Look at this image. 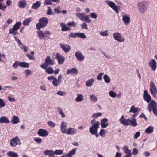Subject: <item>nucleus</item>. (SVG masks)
<instances>
[{"label":"nucleus","instance_id":"obj_54","mask_svg":"<svg viewBox=\"0 0 157 157\" xmlns=\"http://www.w3.org/2000/svg\"><path fill=\"white\" fill-rule=\"evenodd\" d=\"M104 73H99L97 77V79L98 81H101L102 79V76Z\"/></svg>","mask_w":157,"mask_h":157},{"label":"nucleus","instance_id":"obj_41","mask_svg":"<svg viewBox=\"0 0 157 157\" xmlns=\"http://www.w3.org/2000/svg\"><path fill=\"white\" fill-rule=\"evenodd\" d=\"M45 69H46V72L49 74H52L54 73V71L53 68L51 67H48L47 68H46Z\"/></svg>","mask_w":157,"mask_h":157},{"label":"nucleus","instance_id":"obj_57","mask_svg":"<svg viewBox=\"0 0 157 157\" xmlns=\"http://www.w3.org/2000/svg\"><path fill=\"white\" fill-rule=\"evenodd\" d=\"M47 123L48 125L51 127L53 128L55 126V123L51 121H49Z\"/></svg>","mask_w":157,"mask_h":157},{"label":"nucleus","instance_id":"obj_20","mask_svg":"<svg viewBox=\"0 0 157 157\" xmlns=\"http://www.w3.org/2000/svg\"><path fill=\"white\" fill-rule=\"evenodd\" d=\"M67 127V123L64 122H62L61 124L60 129L61 132L64 134L66 133L67 129L66 128Z\"/></svg>","mask_w":157,"mask_h":157},{"label":"nucleus","instance_id":"obj_36","mask_svg":"<svg viewBox=\"0 0 157 157\" xmlns=\"http://www.w3.org/2000/svg\"><path fill=\"white\" fill-rule=\"evenodd\" d=\"M61 83L56 78L54 79L52 82L53 85L55 87H57Z\"/></svg>","mask_w":157,"mask_h":157},{"label":"nucleus","instance_id":"obj_44","mask_svg":"<svg viewBox=\"0 0 157 157\" xmlns=\"http://www.w3.org/2000/svg\"><path fill=\"white\" fill-rule=\"evenodd\" d=\"M100 34L102 36H107L109 35L108 31L106 30L104 31H101L100 32Z\"/></svg>","mask_w":157,"mask_h":157},{"label":"nucleus","instance_id":"obj_51","mask_svg":"<svg viewBox=\"0 0 157 157\" xmlns=\"http://www.w3.org/2000/svg\"><path fill=\"white\" fill-rule=\"evenodd\" d=\"M18 66H20V62L18 61H15L13 64V67L14 69L17 68Z\"/></svg>","mask_w":157,"mask_h":157},{"label":"nucleus","instance_id":"obj_23","mask_svg":"<svg viewBox=\"0 0 157 157\" xmlns=\"http://www.w3.org/2000/svg\"><path fill=\"white\" fill-rule=\"evenodd\" d=\"M77 132V130L74 128H69L67 131L66 133L67 135H73Z\"/></svg>","mask_w":157,"mask_h":157},{"label":"nucleus","instance_id":"obj_19","mask_svg":"<svg viewBox=\"0 0 157 157\" xmlns=\"http://www.w3.org/2000/svg\"><path fill=\"white\" fill-rule=\"evenodd\" d=\"M149 65L152 70L154 71L156 70V63L154 59L151 60L149 63Z\"/></svg>","mask_w":157,"mask_h":157},{"label":"nucleus","instance_id":"obj_35","mask_svg":"<svg viewBox=\"0 0 157 157\" xmlns=\"http://www.w3.org/2000/svg\"><path fill=\"white\" fill-rule=\"evenodd\" d=\"M7 155L9 157H18L17 154L14 152L9 151L7 153Z\"/></svg>","mask_w":157,"mask_h":157},{"label":"nucleus","instance_id":"obj_34","mask_svg":"<svg viewBox=\"0 0 157 157\" xmlns=\"http://www.w3.org/2000/svg\"><path fill=\"white\" fill-rule=\"evenodd\" d=\"M140 108L138 107H135L134 106H132L130 108V112L133 113H135L140 111Z\"/></svg>","mask_w":157,"mask_h":157},{"label":"nucleus","instance_id":"obj_55","mask_svg":"<svg viewBox=\"0 0 157 157\" xmlns=\"http://www.w3.org/2000/svg\"><path fill=\"white\" fill-rule=\"evenodd\" d=\"M57 94L61 96H63L66 95V92L64 91H59L57 92Z\"/></svg>","mask_w":157,"mask_h":157},{"label":"nucleus","instance_id":"obj_59","mask_svg":"<svg viewBox=\"0 0 157 157\" xmlns=\"http://www.w3.org/2000/svg\"><path fill=\"white\" fill-rule=\"evenodd\" d=\"M67 25L70 26H76V23L74 21H71V22H68L67 24Z\"/></svg>","mask_w":157,"mask_h":157},{"label":"nucleus","instance_id":"obj_14","mask_svg":"<svg viewBox=\"0 0 157 157\" xmlns=\"http://www.w3.org/2000/svg\"><path fill=\"white\" fill-rule=\"evenodd\" d=\"M143 98L147 103H149L151 101V97L147 90H145L144 92Z\"/></svg>","mask_w":157,"mask_h":157},{"label":"nucleus","instance_id":"obj_45","mask_svg":"<svg viewBox=\"0 0 157 157\" xmlns=\"http://www.w3.org/2000/svg\"><path fill=\"white\" fill-rule=\"evenodd\" d=\"M57 110L59 114L61 116L62 118L65 117V115H64L63 111L60 107H58L57 108Z\"/></svg>","mask_w":157,"mask_h":157},{"label":"nucleus","instance_id":"obj_5","mask_svg":"<svg viewBox=\"0 0 157 157\" xmlns=\"http://www.w3.org/2000/svg\"><path fill=\"white\" fill-rule=\"evenodd\" d=\"M48 23V19L46 17H42L39 20V22L36 25V28L40 29L41 28L46 26Z\"/></svg>","mask_w":157,"mask_h":157},{"label":"nucleus","instance_id":"obj_29","mask_svg":"<svg viewBox=\"0 0 157 157\" xmlns=\"http://www.w3.org/2000/svg\"><path fill=\"white\" fill-rule=\"evenodd\" d=\"M84 99V96L81 94H77V97L75 99V101L77 102H80Z\"/></svg>","mask_w":157,"mask_h":157},{"label":"nucleus","instance_id":"obj_46","mask_svg":"<svg viewBox=\"0 0 157 157\" xmlns=\"http://www.w3.org/2000/svg\"><path fill=\"white\" fill-rule=\"evenodd\" d=\"M55 155H60L63 154V151L60 150H56L54 151Z\"/></svg>","mask_w":157,"mask_h":157},{"label":"nucleus","instance_id":"obj_1","mask_svg":"<svg viewBox=\"0 0 157 157\" xmlns=\"http://www.w3.org/2000/svg\"><path fill=\"white\" fill-rule=\"evenodd\" d=\"M147 2L145 1H142L138 3L137 8L139 13L141 14L144 13L147 9Z\"/></svg>","mask_w":157,"mask_h":157},{"label":"nucleus","instance_id":"obj_24","mask_svg":"<svg viewBox=\"0 0 157 157\" xmlns=\"http://www.w3.org/2000/svg\"><path fill=\"white\" fill-rule=\"evenodd\" d=\"M10 122L8 118L6 116H2L0 118V123H1L8 124Z\"/></svg>","mask_w":157,"mask_h":157},{"label":"nucleus","instance_id":"obj_28","mask_svg":"<svg viewBox=\"0 0 157 157\" xmlns=\"http://www.w3.org/2000/svg\"><path fill=\"white\" fill-rule=\"evenodd\" d=\"M19 119L18 117L16 116H13L11 120V122L13 124H16L19 122Z\"/></svg>","mask_w":157,"mask_h":157},{"label":"nucleus","instance_id":"obj_56","mask_svg":"<svg viewBox=\"0 0 157 157\" xmlns=\"http://www.w3.org/2000/svg\"><path fill=\"white\" fill-rule=\"evenodd\" d=\"M91 17L92 18L95 19H96L97 17V15L95 13L93 12L91 13L90 15Z\"/></svg>","mask_w":157,"mask_h":157},{"label":"nucleus","instance_id":"obj_39","mask_svg":"<svg viewBox=\"0 0 157 157\" xmlns=\"http://www.w3.org/2000/svg\"><path fill=\"white\" fill-rule=\"evenodd\" d=\"M29 63L25 62H20V66L24 68H27L29 67Z\"/></svg>","mask_w":157,"mask_h":157},{"label":"nucleus","instance_id":"obj_30","mask_svg":"<svg viewBox=\"0 0 157 157\" xmlns=\"http://www.w3.org/2000/svg\"><path fill=\"white\" fill-rule=\"evenodd\" d=\"M123 149L125 153L127 155L132 156L131 151L130 150H129L128 148L126 146L123 147Z\"/></svg>","mask_w":157,"mask_h":157},{"label":"nucleus","instance_id":"obj_27","mask_svg":"<svg viewBox=\"0 0 157 157\" xmlns=\"http://www.w3.org/2000/svg\"><path fill=\"white\" fill-rule=\"evenodd\" d=\"M41 3L40 1H37L33 4L31 8L35 10H37L41 6Z\"/></svg>","mask_w":157,"mask_h":157},{"label":"nucleus","instance_id":"obj_61","mask_svg":"<svg viewBox=\"0 0 157 157\" xmlns=\"http://www.w3.org/2000/svg\"><path fill=\"white\" fill-rule=\"evenodd\" d=\"M35 141L38 143H40L42 142V139L40 137H36L34 138Z\"/></svg>","mask_w":157,"mask_h":157},{"label":"nucleus","instance_id":"obj_16","mask_svg":"<svg viewBox=\"0 0 157 157\" xmlns=\"http://www.w3.org/2000/svg\"><path fill=\"white\" fill-rule=\"evenodd\" d=\"M75 55L77 59L79 61H82L84 59V56L80 51H78L76 52Z\"/></svg>","mask_w":157,"mask_h":157},{"label":"nucleus","instance_id":"obj_42","mask_svg":"<svg viewBox=\"0 0 157 157\" xmlns=\"http://www.w3.org/2000/svg\"><path fill=\"white\" fill-rule=\"evenodd\" d=\"M103 78L106 83H110V78L107 74L104 75L103 77Z\"/></svg>","mask_w":157,"mask_h":157},{"label":"nucleus","instance_id":"obj_10","mask_svg":"<svg viewBox=\"0 0 157 157\" xmlns=\"http://www.w3.org/2000/svg\"><path fill=\"white\" fill-rule=\"evenodd\" d=\"M150 92L153 96L155 97L157 94V89L155 84L152 81L150 82Z\"/></svg>","mask_w":157,"mask_h":157},{"label":"nucleus","instance_id":"obj_43","mask_svg":"<svg viewBox=\"0 0 157 157\" xmlns=\"http://www.w3.org/2000/svg\"><path fill=\"white\" fill-rule=\"evenodd\" d=\"M77 37H79L80 38H86V37L83 33H77Z\"/></svg>","mask_w":157,"mask_h":157},{"label":"nucleus","instance_id":"obj_11","mask_svg":"<svg viewBox=\"0 0 157 157\" xmlns=\"http://www.w3.org/2000/svg\"><path fill=\"white\" fill-rule=\"evenodd\" d=\"M114 39L116 40L121 42H124L125 40L121 36V34L117 32H116L113 34Z\"/></svg>","mask_w":157,"mask_h":157},{"label":"nucleus","instance_id":"obj_48","mask_svg":"<svg viewBox=\"0 0 157 157\" xmlns=\"http://www.w3.org/2000/svg\"><path fill=\"white\" fill-rule=\"evenodd\" d=\"M5 105L6 104L4 100L2 99H0V108L5 107Z\"/></svg>","mask_w":157,"mask_h":157},{"label":"nucleus","instance_id":"obj_60","mask_svg":"<svg viewBox=\"0 0 157 157\" xmlns=\"http://www.w3.org/2000/svg\"><path fill=\"white\" fill-rule=\"evenodd\" d=\"M52 151V150H47L44 152V153L46 155H49Z\"/></svg>","mask_w":157,"mask_h":157},{"label":"nucleus","instance_id":"obj_38","mask_svg":"<svg viewBox=\"0 0 157 157\" xmlns=\"http://www.w3.org/2000/svg\"><path fill=\"white\" fill-rule=\"evenodd\" d=\"M76 151V148H74L71 151H70L68 154H67V155L66 156H68V157H71L72 155L75 154Z\"/></svg>","mask_w":157,"mask_h":157},{"label":"nucleus","instance_id":"obj_22","mask_svg":"<svg viewBox=\"0 0 157 157\" xmlns=\"http://www.w3.org/2000/svg\"><path fill=\"white\" fill-rule=\"evenodd\" d=\"M78 73L77 69L75 68H73L71 69L67 70V75L70 74L72 75H76Z\"/></svg>","mask_w":157,"mask_h":157},{"label":"nucleus","instance_id":"obj_13","mask_svg":"<svg viewBox=\"0 0 157 157\" xmlns=\"http://www.w3.org/2000/svg\"><path fill=\"white\" fill-rule=\"evenodd\" d=\"M56 58L58 61V63L59 64L61 65L63 63L65 60V58L60 54L57 53Z\"/></svg>","mask_w":157,"mask_h":157},{"label":"nucleus","instance_id":"obj_31","mask_svg":"<svg viewBox=\"0 0 157 157\" xmlns=\"http://www.w3.org/2000/svg\"><path fill=\"white\" fill-rule=\"evenodd\" d=\"M26 6V2L23 0L19 1L18 2V6L21 8H25Z\"/></svg>","mask_w":157,"mask_h":157},{"label":"nucleus","instance_id":"obj_4","mask_svg":"<svg viewBox=\"0 0 157 157\" xmlns=\"http://www.w3.org/2000/svg\"><path fill=\"white\" fill-rule=\"evenodd\" d=\"M21 22H17L13 26L12 28L9 29V33L13 35H18V33L17 31L18 30L21 25Z\"/></svg>","mask_w":157,"mask_h":157},{"label":"nucleus","instance_id":"obj_6","mask_svg":"<svg viewBox=\"0 0 157 157\" xmlns=\"http://www.w3.org/2000/svg\"><path fill=\"white\" fill-rule=\"evenodd\" d=\"M54 64V62L53 60L51 59L50 56H47L45 58L44 63L40 65L41 68L43 69H46L47 67L50 65H53Z\"/></svg>","mask_w":157,"mask_h":157},{"label":"nucleus","instance_id":"obj_50","mask_svg":"<svg viewBox=\"0 0 157 157\" xmlns=\"http://www.w3.org/2000/svg\"><path fill=\"white\" fill-rule=\"evenodd\" d=\"M91 100L92 101L96 102L97 100V97L94 95H91L90 96Z\"/></svg>","mask_w":157,"mask_h":157},{"label":"nucleus","instance_id":"obj_58","mask_svg":"<svg viewBox=\"0 0 157 157\" xmlns=\"http://www.w3.org/2000/svg\"><path fill=\"white\" fill-rule=\"evenodd\" d=\"M25 73L26 75L25 77H28V76L31 74V72L30 70H25Z\"/></svg>","mask_w":157,"mask_h":157},{"label":"nucleus","instance_id":"obj_62","mask_svg":"<svg viewBox=\"0 0 157 157\" xmlns=\"http://www.w3.org/2000/svg\"><path fill=\"white\" fill-rule=\"evenodd\" d=\"M70 37H71L75 38L77 37V33H71L69 35Z\"/></svg>","mask_w":157,"mask_h":157},{"label":"nucleus","instance_id":"obj_52","mask_svg":"<svg viewBox=\"0 0 157 157\" xmlns=\"http://www.w3.org/2000/svg\"><path fill=\"white\" fill-rule=\"evenodd\" d=\"M109 96L112 98H115L116 97L117 94L114 91H110L109 92Z\"/></svg>","mask_w":157,"mask_h":157},{"label":"nucleus","instance_id":"obj_25","mask_svg":"<svg viewBox=\"0 0 157 157\" xmlns=\"http://www.w3.org/2000/svg\"><path fill=\"white\" fill-rule=\"evenodd\" d=\"M130 121L129 122V125L135 127L137 125L136 120L135 118H132V119H129Z\"/></svg>","mask_w":157,"mask_h":157},{"label":"nucleus","instance_id":"obj_32","mask_svg":"<svg viewBox=\"0 0 157 157\" xmlns=\"http://www.w3.org/2000/svg\"><path fill=\"white\" fill-rule=\"evenodd\" d=\"M32 20L31 17L25 19L23 21V24L24 26H27L29 25Z\"/></svg>","mask_w":157,"mask_h":157},{"label":"nucleus","instance_id":"obj_49","mask_svg":"<svg viewBox=\"0 0 157 157\" xmlns=\"http://www.w3.org/2000/svg\"><path fill=\"white\" fill-rule=\"evenodd\" d=\"M106 132L107 131L105 130L101 129L99 132V134L101 136L103 137Z\"/></svg>","mask_w":157,"mask_h":157},{"label":"nucleus","instance_id":"obj_9","mask_svg":"<svg viewBox=\"0 0 157 157\" xmlns=\"http://www.w3.org/2000/svg\"><path fill=\"white\" fill-rule=\"evenodd\" d=\"M105 2L108 5L114 10L117 13H119L118 10L119 7L116 6L114 2L111 1L106 0Z\"/></svg>","mask_w":157,"mask_h":157},{"label":"nucleus","instance_id":"obj_12","mask_svg":"<svg viewBox=\"0 0 157 157\" xmlns=\"http://www.w3.org/2000/svg\"><path fill=\"white\" fill-rule=\"evenodd\" d=\"M37 133L40 136L45 137L48 135L49 132L45 129H40L38 131Z\"/></svg>","mask_w":157,"mask_h":157},{"label":"nucleus","instance_id":"obj_7","mask_svg":"<svg viewBox=\"0 0 157 157\" xmlns=\"http://www.w3.org/2000/svg\"><path fill=\"white\" fill-rule=\"evenodd\" d=\"M76 15L82 21L85 20L86 22L89 23H91L92 21L91 20L89 19V17L85 15V13H76Z\"/></svg>","mask_w":157,"mask_h":157},{"label":"nucleus","instance_id":"obj_63","mask_svg":"<svg viewBox=\"0 0 157 157\" xmlns=\"http://www.w3.org/2000/svg\"><path fill=\"white\" fill-rule=\"evenodd\" d=\"M8 99L9 101L11 102H15L16 101V100L15 98L9 96L8 97Z\"/></svg>","mask_w":157,"mask_h":157},{"label":"nucleus","instance_id":"obj_17","mask_svg":"<svg viewBox=\"0 0 157 157\" xmlns=\"http://www.w3.org/2000/svg\"><path fill=\"white\" fill-rule=\"evenodd\" d=\"M119 121L121 123L125 126H128L129 122L130 121L129 119H125L123 115L121 116Z\"/></svg>","mask_w":157,"mask_h":157},{"label":"nucleus","instance_id":"obj_21","mask_svg":"<svg viewBox=\"0 0 157 157\" xmlns=\"http://www.w3.org/2000/svg\"><path fill=\"white\" fill-rule=\"evenodd\" d=\"M108 119L107 118L102 119L101 121V125L102 128H105L108 126Z\"/></svg>","mask_w":157,"mask_h":157},{"label":"nucleus","instance_id":"obj_26","mask_svg":"<svg viewBox=\"0 0 157 157\" xmlns=\"http://www.w3.org/2000/svg\"><path fill=\"white\" fill-rule=\"evenodd\" d=\"M95 79L91 78L86 82V85L88 87L91 86L94 82Z\"/></svg>","mask_w":157,"mask_h":157},{"label":"nucleus","instance_id":"obj_64","mask_svg":"<svg viewBox=\"0 0 157 157\" xmlns=\"http://www.w3.org/2000/svg\"><path fill=\"white\" fill-rule=\"evenodd\" d=\"M26 56L29 58V59L30 60H34L35 58L34 56H32L29 54H26Z\"/></svg>","mask_w":157,"mask_h":157},{"label":"nucleus","instance_id":"obj_18","mask_svg":"<svg viewBox=\"0 0 157 157\" xmlns=\"http://www.w3.org/2000/svg\"><path fill=\"white\" fill-rule=\"evenodd\" d=\"M60 45L61 49L66 53L69 52L71 49L70 46L69 45H64L60 44Z\"/></svg>","mask_w":157,"mask_h":157},{"label":"nucleus","instance_id":"obj_40","mask_svg":"<svg viewBox=\"0 0 157 157\" xmlns=\"http://www.w3.org/2000/svg\"><path fill=\"white\" fill-rule=\"evenodd\" d=\"M60 26L62 28V30L63 31H66L70 30V29L67 27L65 24L63 23H61Z\"/></svg>","mask_w":157,"mask_h":157},{"label":"nucleus","instance_id":"obj_15","mask_svg":"<svg viewBox=\"0 0 157 157\" xmlns=\"http://www.w3.org/2000/svg\"><path fill=\"white\" fill-rule=\"evenodd\" d=\"M122 21L126 25H128L130 22V17L129 15L124 14L122 15Z\"/></svg>","mask_w":157,"mask_h":157},{"label":"nucleus","instance_id":"obj_47","mask_svg":"<svg viewBox=\"0 0 157 157\" xmlns=\"http://www.w3.org/2000/svg\"><path fill=\"white\" fill-rule=\"evenodd\" d=\"M102 115V113H94L92 115V117L93 118H97L98 117L101 116Z\"/></svg>","mask_w":157,"mask_h":157},{"label":"nucleus","instance_id":"obj_33","mask_svg":"<svg viewBox=\"0 0 157 157\" xmlns=\"http://www.w3.org/2000/svg\"><path fill=\"white\" fill-rule=\"evenodd\" d=\"M154 128L152 126H149L145 131V132L148 134L151 133L153 131Z\"/></svg>","mask_w":157,"mask_h":157},{"label":"nucleus","instance_id":"obj_3","mask_svg":"<svg viewBox=\"0 0 157 157\" xmlns=\"http://www.w3.org/2000/svg\"><path fill=\"white\" fill-rule=\"evenodd\" d=\"M148 107L150 112L152 111L154 114L157 116V103L154 100H151L148 105Z\"/></svg>","mask_w":157,"mask_h":157},{"label":"nucleus","instance_id":"obj_37","mask_svg":"<svg viewBox=\"0 0 157 157\" xmlns=\"http://www.w3.org/2000/svg\"><path fill=\"white\" fill-rule=\"evenodd\" d=\"M37 33L38 36L41 39L45 37L44 33L41 30H39Z\"/></svg>","mask_w":157,"mask_h":157},{"label":"nucleus","instance_id":"obj_2","mask_svg":"<svg viewBox=\"0 0 157 157\" xmlns=\"http://www.w3.org/2000/svg\"><path fill=\"white\" fill-rule=\"evenodd\" d=\"M90 124L92 125L89 128V132L91 133L94 134L99 128L100 123L98 121H96L95 120L93 119L91 121Z\"/></svg>","mask_w":157,"mask_h":157},{"label":"nucleus","instance_id":"obj_8","mask_svg":"<svg viewBox=\"0 0 157 157\" xmlns=\"http://www.w3.org/2000/svg\"><path fill=\"white\" fill-rule=\"evenodd\" d=\"M21 144L20 140L17 136L11 139L10 141V144L13 147H15L17 145H20Z\"/></svg>","mask_w":157,"mask_h":157},{"label":"nucleus","instance_id":"obj_53","mask_svg":"<svg viewBox=\"0 0 157 157\" xmlns=\"http://www.w3.org/2000/svg\"><path fill=\"white\" fill-rule=\"evenodd\" d=\"M48 10H47V15H53L54 14V13L52 12V10L50 7H48Z\"/></svg>","mask_w":157,"mask_h":157}]
</instances>
